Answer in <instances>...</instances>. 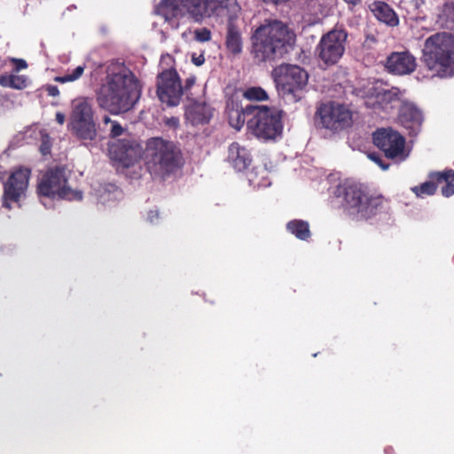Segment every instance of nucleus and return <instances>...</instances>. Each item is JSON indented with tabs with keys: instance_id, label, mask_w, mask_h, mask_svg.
I'll return each instance as SVG.
<instances>
[{
	"instance_id": "obj_20",
	"label": "nucleus",
	"mask_w": 454,
	"mask_h": 454,
	"mask_svg": "<svg viewBox=\"0 0 454 454\" xmlns=\"http://www.w3.org/2000/svg\"><path fill=\"white\" fill-rule=\"evenodd\" d=\"M227 160L238 171L246 169L252 161L249 151L237 142L230 145Z\"/></svg>"
},
{
	"instance_id": "obj_23",
	"label": "nucleus",
	"mask_w": 454,
	"mask_h": 454,
	"mask_svg": "<svg viewBox=\"0 0 454 454\" xmlns=\"http://www.w3.org/2000/svg\"><path fill=\"white\" fill-rule=\"evenodd\" d=\"M184 18L200 21L205 15H208L207 0H181Z\"/></svg>"
},
{
	"instance_id": "obj_30",
	"label": "nucleus",
	"mask_w": 454,
	"mask_h": 454,
	"mask_svg": "<svg viewBox=\"0 0 454 454\" xmlns=\"http://www.w3.org/2000/svg\"><path fill=\"white\" fill-rule=\"evenodd\" d=\"M98 192V198L103 204L118 200L121 195V192L113 184L102 187Z\"/></svg>"
},
{
	"instance_id": "obj_12",
	"label": "nucleus",
	"mask_w": 454,
	"mask_h": 454,
	"mask_svg": "<svg viewBox=\"0 0 454 454\" xmlns=\"http://www.w3.org/2000/svg\"><path fill=\"white\" fill-rule=\"evenodd\" d=\"M348 34L344 29H333L322 36L318 44V56L325 64L339 61L345 51Z\"/></svg>"
},
{
	"instance_id": "obj_36",
	"label": "nucleus",
	"mask_w": 454,
	"mask_h": 454,
	"mask_svg": "<svg viewBox=\"0 0 454 454\" xmlns=\"http://www.w3.org/2000/svg\"><path fill=\"white\" fill-rule=\"evenodd\" d=\"M84 69H85V66L82 65V66L76 67L73 70L72 73H67V74L68 75L69 81L72 82L77 81L79 78H81V76L82 75V74L84 72Z\"/></svg>"
},
{
	"instance_id": "obj_28",
	"label": "nucleus",
	"mask_w": 454,
	"mask_h": 454,
	"mask_svg": "<svg viewBox=\"0 0 454 454\" xmlns=\"http://www.w3.org/2000/svg\"><path fill=\"white\" fill-rule=\"evenodd\" d=\"M287 230L300 239H306L310 234L309 223L301 220L289 222L287 223Z\"/></svg>"
},
{
	"instance_id": "obj_43",
	"label": "nucleus",
	"mask_w": 454,
	"mask_h": 454,
	"mask_svg": "<svg viewBox=\"0 0 454 454\" xmlns=\"http://www.w3.org/2000/svg\"><path fill=\"white\" fill-rule=\"evenodd\" d=\"M158 217H159L158 210H151L150 212H148L147 220L150 223H154L155 220L158 219Z\"/></svg>"
},
{
	"instance_id": "obj_44",
	"label": "nucleus",
	"mask_w": 454,
	"mask_h": 454,
	"mask_svg": "<svg viewBox=\"0 0 454 454\" xmlns=\"http://www.w3.org/2000/svg\"><path fill=\"white\" fill-rule=\"evenodd\" d=\"M55 119L59 124L62 125L66 121V115H65V114H63L61 112H58L56 114Z\"/></svg>"
},
{
	"instance_id": "obj_25",
	"label": "nucleus",
	"mask_w": 454,
	"mask_h": 454,
	"mask_svg": "<svg viewBox=\"0 0 454 454\" xmlns=\"http://www.w3.org/2000/svg\"><path fill=\"white\" fill-rule=\"evenodd\" d=\"M429 176L437 183L445 182V185L442 188V194L444 197L448 198L454 194V170L448 169L442 172H434Z\"/></svg>"
},
{
	"instance_id": "obj_18",
	"label": "nucleus",
	"mask_w": 454,
	"mask_h": 454,
	"mask_svg": "<svg viewBox=\"0 0 454 454\" xmlns=\"http://www.w3.org/2000/svg\"><path fill=\"white\" fill-rule=\"evenodd\" d=\"M399 121L411 134H417L423 121V114L414 103L403 101L399 111Z\"/></svg>"
},
{
	"instance_id": "obj_34",
	"label": "nucleus",
	"mask_w": 454,
	"mask_h": 454,
	"mask_svg": "<svg viewBox=\"0 0 454 454\" xmlns=\"http://www.w3.org/2000/svg\"><path fill=\"white\" fill-rule=\"evenodd\" d=\"M244 97L249 100H265L268 98L266 91L260 87L248 88L244 92Z\"/></svg>"
},
{
	"instance_id": "obj_48",
	"label": "nucleus",
	"mask_w": 454,
	"mask_h": 454,
	"mask_svg": "<svg viewBox=\"0 0 454 454\" xmlns=\"http://www.w3.org/2000/svg\"><path fill=\"white\" fill-rule=\"evenodd\" d=\"M412 2L416 8H419L421 5L424 4V0H412Z\"/></svg>"
},
{
	"instance_id": "obj_40",
	"label": "nucleus",
	"mask_w": 454,
	"mask_h": 454,
	"mask_svg": "<svg viewBox=\"0 0 454 454\" xmlns=\"http://www.w3.org/2000/svg\"><path fill=\"white\" fill-rule=\"evenodd\" d=\"M12 61L15 64L14 70L19 72L21 69L27 68V65L24 59H12Z\"/></svg>"
},
{
	"instance_id": "obj_45",
	"label": "nucleus",
	"mask_w": 454,
	"mask_h": 454,
	"mask_svg": "<svg viewBox=\"0 0 454 454\" xmlns=\"http://www.w3.org/2000/svg\"><path fill=\"white\" fill-rule=\"evenodd\" d=\"M54 80L58 82L65 83V82H71L69 81L68 75L66 74L63 76H56Z\"/></svg>"
},
{
	"instance_id": "obj_5",
	"label": "nucleus",
	"mask_w": 454,
	"mask_h": 454,
	"mask_svg": "<svg viewBox=\"0 0 454 454\" xmlns=\"http://www.w3.org/2000/svg\"><path fill=\"white\" fill-rule=\"evenodd\" d=\"M335 194L343 198L346 211L360 219L371 217L383 204L382 197L371 196L360 184L348 181L337 186Z\"/></svg>"
},
{
	"instance_id": "obj_11",
	"label": "nucleus",
	"mask_w": 454,
	"mask_h": 454,
	"mask_svg": "<svg viewBox=\"0 0 454 454\" xmlns=\"http://www.w3.org/2000/svg\"><path fill=\"white\" fill-rule=\"evenodd\" d=\"M374 145L385 153L387 158L404 160L409 153L405 150V139L392 129H378L373 133Z\"/></svg>"
},
{
	"instance_id": "obj_1",
	"label": "nucleus",
	"mask_w": 454,
	"mask_h": 454,
	"mask_svg": "<svg viewBox=\"0 0 454 454\" xmlns=\"http://www.w3.org/2000/svg\"><path fill=\"white\" fill-rule=\"evenodd\" d=\"M141 95L138 81L126 67L111 63L106 67V76L97 92L100 107L114 114L129 111Z\"/></svg>"
},
{
	"instance_id": "obj_33",
	"label": "nucleus",
	"mask_w": 454,
	"mask_h": 454,
	"mask_svg": "<svg viewBox=\"0 0 454 454\" xmlns=\"http://www.w3.org/2000/svg\"><path fill=\"white\" fill-rule=\"evenodd\" d=\"M432 181L425 182L420 186H415L411 190L418 197H423L424 195H432L436 191V186Z\"/></svg>"
},
{
	"instance_id": "obj_16",
	"label": "nucleus",
	"mask_w": 454,
	"mask_h": 454,
	"mask_svg": "<svg viewBox=\"0 0 454 454\" xmlns=\"http://www.w3.org/2000/svg\"><path fill=\"white\" fill-rule=\"evenodd\" d=\"M374 91L372 95L368 96L365 99V106L374 110H385L392 107V103L398 101L403 95V92L395 87L388 90L385 89H373Z\"/></svg>"
},
{
	"instance_id": "obj_9",
	"label": "nucleus",
	"mask_w": 454,
	"mask_h": 454,
	"mask_svg": "<svg viewBox=\"0 0 454 454\" xmlns=\"http://www.w3.org/2000/svg\"><path fill=\"white\" fill-rule=\"evenodd\" d=\"M67 181L65 169L60 168L50 169L42 176L38 184V193L46 198L81 200L82 192L69 188Z\"/></svg>"
},
{
	"instance_id": "obj_2",
	"label": "nucleus",
	"mask_w": 454,
	"mask_h": 454,
	"mask_svg": "<svg viewBox=\"0 0 454 454\" xmlns=\"http://www.w3.org/2000/svg\"><path fill=\"white\" fill-rule=\"evenodd\" d=\"M253 57L259 62L283 57L293 48L295 35L289 27L277 20H266L251 37Z\"/></svg>"
},
{
	"instance_id": "obj_19",
	"label": "nucleus",
	"mask_w": 454,
	"mask_h": 454,
	"mask_svg": "<svg viewBox=\"0 0 454 454\" xmlns=\"http://www.w3.org/2000/svg\"><path fill=\"white\" fill-rule=\"evenodd\" d=\"M212 116L213 109L206 103L195 102L185 111L186 121L193 126L208 123Z\"/></svg>"
},
{
	"instance_id": "obj_41",
	"label": "nucleus",
	"mask_w": 454,
	"mask_h": 454,
	"mask_svg": "<svg viewBox=\"0 0 454 454\" xmlns=\"http://www.w3.org/2000/svg\"><path fill=\"white\" fill-rule=\"evenodd\" d=\"M192 61L195 66L200 67L205 62L204 55L203 54H200V55L192 54Z\"/></svg>"
},
{
	"instance_id": "obj_10",
	"label": "nucleus",
	"mask_w": 454,
	"mask_h": 454,
	"mask_svg": "<svg viewBox=\"0 0 454 454\" xmlns=\"http://www.w3.org/2000/svg\"><path fill=\"white\" fill-rule=\"evenodd\" d=\"M184 88L176 69L163 70L157 76V95L159 99L168 106L179 105Z\"/></svg>"
},
{
	"instance_id": "obj_17",
	"label": "nucleus",
	"mask_w": 454,
	"mask_h": 454,
	"mask_svg": "<svg viewBox=\"0 0 454 454\" xmlns=\"http://www.w3.org/2000/svg\"><path fill=\"white\" fill-rule=\"evenodd\" d=\"M386 67L394 74H410L417 67L416 58L408 51L393 52L387 59Z\"/></svg>"
},
{
	"instance_id": "obj_32",
	"label": "nucleus",
	"mask_w": 454,
	"mask_h": 454,
	"mask_svg": "<svg viewBox=\"0 0 454 454\" xmlns=\"http://www.w3.org/2000/svg\"><path fill=\"white\" fill-rule=\"evenodd\" d=\"M1 82L4 86L21 90L27 87V78L25 75L10 74L2 77Z\"/></svg>"
},
{
	"instance_id": "obj_38",
	"label": "nucleus",
	"mask_w": 454,
	"mask_h": 454,
	"mask_svg": "<svg viewBox=\"0 0 454 454\" xmlns=\"http://www.w3.org/2000/svg\"><path fill=\"white\" fill-rule=\"evenodd\" d=\"M124 132L123 128L116 121H113L110 129V135L113 137H119Z\"/></svg>"
},
{
	"instance_id": "obj_31",
	"label": "nucleus",
	"mask_w": 454,
	"mask_h": 454,
	"mask_svg": "<svg viewBox=\"0 0 454 454\" xmlns=\"http://www.w3.org/2000/svg\"><path fill=\"white\" fill-rule=\"evenodd\" d=\"M267 171L265 168L254 169L248 173L247 178L250 184L254 187H268L270 183L266 178Z\"/></svg>"
},
{
	"instance_id": "obj_39",
	"label": "nucleus",
	"mask_w": 454,
	"mask_h": 454,
	"mask_svg": "<svg viewBox=\"0 0 454 454\" xmlns=\"http://www.w3.org/2000/svg\"><path fill=\"white\" fill-rule=\"evenodd\" d=\"M369 158L376 164H378L383 170H387L388 168V165L383 164L382 160L379 155L371 153L369 154Z\"/></svg>"
},
{
	"instance_id": "obj_15",
	"label": "nucleus",
	"mask_w": 454,
	"mask_h": 454,
	"mask_svg": "<svg viewBox=\"0 0 454 454\" xmlns=\"http://www.w3.org/2000/svg\"><path fill=\"white\" fill-rule=\"evenodd\" d=\"M109 156L123 167H129L141 155L142 148L134 140H117L109 145Z\"/></svg>"
},
{
	"instance_id": "obj_3",
	"label": "nucleus",
	"mask_w": 454,
	"mask_h": 454,
	"mask_svg": "<svg viewBox=\"0 0 454 454\" xmlns=\"http://www.w3.org/2000/svg\"><path fill=\"white\" fill-rule=\"evenodd\" d=\"M421 61L431 76L447 78L454 75V35L435 33L424 43Z\"/></svg>"
},
{
	"instance_id": "obj_22",
	"label": "nucleus",
	"mask_w": 454,
	"mask_h": 454,
	"mask_svg": "<svg viewBox=\"0 0 454 454\" xmlns=\"http://www.w3.org/2000/svg\"><path fill=\"white\" fill-rule=\"evenodd\" d=\"M208 16H230L237 14L239 10L236 0H207Z\"/></svg>"
},
{
	"instance_id": "obj_35",
	"label": "nucleus",
	"mask_w": 454,
	"mask_h": 454,
	"mask_svg": "<svg viewBox=\"0 0 454 454\" xmlns=\"http://www.w3.org/2000/svg\"><path fill=\"white\" fill-rule=\"evenodd\" d=\"M194 38L197 42L206 43L212 38L211 31L207 27H201L194 30Z\"/></svg>"
},
{
	"instance_id": "obj_8",
	"label": "nucleus",
	"mask_w": 454,
	"mask_h": 454,
	"mask_svg": "<svg viewBox=\"0 0 454 454\" xmlns=\"http://www.w3.org/2000/svg\"><path fill=\"white\" fill-rule=\"evenodd\" d=\"M67 128L82 140H93L97 137L91 98L79 97L71 104V114Z\"/></svg>"
},
{
	"instance_id": "obj_21",
	"label": "nucleus",
	"mask_w": 454,
	"mask_h": 454,
	"mask_svg": "<svg viewBox=\"0 0 454 454\" xmlns=\"http://www.w3.org/2000/svg\"><path fill=\"white\" fill-rule=\"evenodd\" d=\"M157 13L173 27H178L176 20L184 18L181 0H162L157 7Z\"/></svg>"
},
{
	"instance_id": "obj_26",
	"label": "nucleus",
	"mask_w": 454,
	"mask_h": 454,
	"mask_svg": "<svg viewBox=\"0 0 454 454\" xmlns=\"http://www.w3.org/2000/svg\"><path fill=\"white\" fill-rule=\"evenodd\" d=\"M372 12L375 17L381 22L390 26H396L398 24V18L395 12L385 3L374 4Z\"/></svg>"
},
{
	"instance_id": "obj_47",
	"label": "nucleus",
	"mask_w": 454,
	"mask_h": 454,
	"mask_svg": "<svg viewBox=\"0 0 454 454\" xmlns=\"http://www.w3.org/2000/svg\"><path fill=\"white\" fill-rule=\"evenodd\" d=\"M194 82H195V78H193V77L188 78L186 80V86H185L186 89L190 88L191 86H192L194 84Z\"/></svg>"
},
{
	"instance_id": "obj_27",
	"label": "nucleus",
	"mask_w": 454,
	"mask_h": 454,
	"mask_svg": "<svg viewBox=\"0 0 454 454\" xmlns=\"http://www.w3.org/2000/svg\"><path fill=\"white\" fill-rule=\"evenodd\" d=\"M437 22L443 27H454V4H446L442 6L438 14Z\"/></svg>"
},
{
	"instance_id": "obj_7",
	"label": "nucleus",
	"mask_w": 454,
	"mask_h": 454,
	"mask_svg": "<svg viewBox=\"0 0 454 454\" xmlns=\"http://www.w3.org/2000/svg\"><path fill=\"white\" fill-rule=\"evenodd\" d=\"M271 75L280 97L292 102L301 98L309 80L307 71L297 65L283 64L275 67Z\"/></svg>"
},
{
	"instance_id": "obj_46",
	"label": "nucleus",
	"mask_w": 454,
	"mask_h": 454,
	"mask_svg": "<svg viewBox=\"0 0 454 454\" xmlns=\"http://www.w3.org/2000/svg\"><path fill=\"white\" fill-rule=\"evenodd\" d=\"M345 2L348 6H356L362 3V0H342Z\"/></svg>"
},
{
	"instance_id": "obj_49",
	"label": "nucleus",
	"mask_w": 454,
	"mask_h": 454,
	"mask_svg": "<svg viewBox=\"0 0 454 454\" xmlns=\"http://www.w3.org/2000/svg\"><path fill=\"white\" fill-rule=\"evenodd\" d=\"M103 121H104V123H106V124H107V123H111V124H112V122H113L114 121H112V120L110 119V117H108V116H105V117H104V119H103Z\"/></svg>"
},
{
	"instance_id": "obj_14",
	"label": "nucleus",
	"mask_w": 454,
	"mask_h": 454,
	"mask_svg": "<svg viewBox=\"0 0 454 454\" xmlns=\"http://www.w3.org/2000/svg\"><path fill=\"white\" fill-rule=\"evenodd\" d=\"M30 178V170L19 168L14 170L4 184V206L10 208L11 202H18L25 196Z\"/></svg>"
},
{
	"instance_id": "obj_29",
	"label": "nucleus",
	"mask_w": 454,
	"mask_h": 454,
	"mask_svg": "<svg viewBox=\"0 0 454 454\" xmlns=\"http://www.w3.org/2000/svg\"><path fill=\"white\" fill-rule=\"evenodd\" d=\"M228 118L230 125L236 130H239L246 120L247 121V114L246 113V107L244 109L231 108L228 111Z\"/></svg>"
},
{
	"instance_id": "obj_13",
	"label": "nucleus",
	"mask_w": 454,
	"mask_h": 454,
	"mask_svg": "<svg viewBox=\"0 0 454 454\" xmlns=\"http://www.w3.org/2000/svg\"><path fill=\"white\" fill-rule=\"evenodd\" d=\"M317 114L324 128L340 130L349 127L352 123V112L344 105L329 103L323 105Z\"/></svg>"
},
{
	"instance_id": "obj_24",
	"label": "nucleus",
	"mask_w": 454,
	"mask_h": 454,
	"mask_svg": "<svg viewBox=\"0 0 454 454\" xmlns=\"http://www.w3.org/2000/svg\"><path fill=\"white\" fill-rule=\"evenodd\" d=\"M225 44L229 51L237 55L242 51L243 41L239 29L230 22L227 27Z\"/></svg>"
},
{
	"instance_id": "obj_4",
	"label": "nucleus",
	"mask_w": 454,
	"mask_h": 454,
	"mask_svg": "<svg viewBox=\"0 0 454 454\" xmlns=\"http://www.w3.org/2000/svg\"><path fill=\"white\" fill-rule=\"evenodd\" d=\"M145 164L149 172L156 176H163L181 164V152L172 142L160 137H153L147 141Z\"/></svg>"
},
{
	"instance_id": "obj_6",
	"label": "nucleus",
	"mask_w": 454,
	"mask_h": 454,
	"mask_svg": "<svg viewBox=\"0 0 454 454\" xmlns=\"http://www.w3.org/2000/svg\"><path fill=\"white\" fill-rule=\"evenodd\" d=\"M247 128L253 135L262 140H274L283 130L282 111L266 106H246Z\"/></svg>"
},
{
	"instance_id": "obj_37",
	"label": "nucleus",
	"mask_w": 454,
	"mask_h": 454,
	"mask_svg": "<svg viewBox=\"0 0 454 454\" xmlns=\"http://www.w3.org/2000/svg\"><path fill=\"white\" fill-rule=\"evenodd\" d=\"M50 149H51L50 137L47 135H43L40 151L43 155H45L50 153Z\"/></svg>"
},
{
	"instance_id": "obj_42",
	"label": "nucleus",
	"mask_w": 454,
	"mask_h": 454,
	"mask_svg": "<svg viewBox=\"0 0 454 454\" xmlns=\"http://www.w3.org/2000/svg\"><path fill=\"white\" fill-rule=\"evenodd\" d=\"M46 91H47L48 95L51 96V97H57L59 95V90L58 87L55 85H48L46 87Z\"/></svg>"
}]
</instances>
